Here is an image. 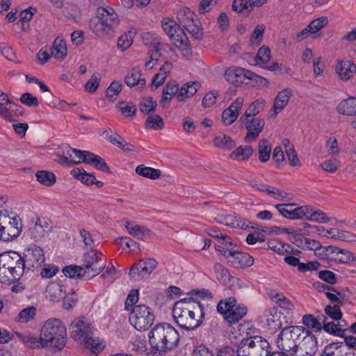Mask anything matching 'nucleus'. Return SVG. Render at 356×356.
<instances>
[{
	"label": "nucleus",
	"instance_id": "f257e3e1",
	"mask_svg": "<svg viewBox=\"0 0 356 356\" xmlns=\"http://www.w3.org/2000/svg\"><path fill=\"white\" fill-rule=\"evenodd\" d=\"M176 323L187 331L199 327L204 316L203 305L193 298H183L176 302L172 309Z\"/></svg>",
	"mask_w": 356,
	"mask_h": 356
},
{
	"label": "nucleus",
	"instance_id": "f03ea898",
	"mask_svg": "<svg viewBox=\"0 0 356 356\" xmlns=\"http://www.w3.org/2000/svg\"><path fill=\"white\" fill-rule=\"evenodd\" d=\"M178 332L170 324L161 323L155 325L149 334V343L154 354L163 356V353L175 348L179 342Z\"/></svg>",
	"mask_w": 356,
	"mask_h": 356
},
{
	"label": "nucleus",
	"instance_id": "7ed1b4c3",
	"mask_svg": "<svg viewBox=\"0 0 356 356\" xmlns=\"http://www.w3.org/2000/svg\"><path fill=\"white\" fill-rule=\"evenodd\" d=\"M26 262L24 257L16 252L0 254V280L2 283H13L23 275Z\"/></svg>",
	"mask_w": 356,
	"mask_h": 356
},
{
	"label": "nucleus",
	"instance_id": "20e7f679",
	"mask_svg": "<svg viewBox=\"0 0 356 356\" xmlns=\"http://www.w3.org/2000/svg\"><path fill=\"white\" fill-rule=\"evenodd\" d=\"M40 339L44 341L46 347L61 350L67 341L66 328L58 318H50L42 326Z\"/></svg>",
	"mask_w": 356,
	"mask_h": 356
},
{
	"label": "nucleus",
	"instance_id": "39448f33",
	"mask_svg": "<svg viewBox=\"0 0 356 356\" xmlns=\"http://www.w3.org/2000/svg\"><path fill=\"white\" fill-rule=\"evenodd\" d=\"M119 24L118 15L111 7H100L97 15L91 19L90 27L99 37H104Z\"/></svg>",
	"mask_w": 356,
	"mask_h": 356
},
{
	"label": "nucleus",
	"instance_id": "423d86ee",
	"mask_svg": "<svg viewBox=\"0 0 356 356\" xmlns=\"http://www.w3.org/2000/svg\"><path fill=\"white\" fill-rule=\"evenodd\" d=\"M268 341L261 336H252L243 339L236 352V356H270Z\"/></svg>",
	"mask_w": 356,
	"mask_h": 356
},
{
	"label": "nucleus",
	"instance_id": "0eeeda50",
	"mask_svg": "<svg viewBox=\"0 0 356 356\" xmlns=\"http://www.w3.org/2000/svg\"><path fill=\"white\" fill-rule=\"evenodd\" d=\"M22 229V220L17 216L10 217L7 211L0 212V240L4 242L17 238Z\"/></svg>",
	"mask_w": 356,
	"mask_h": 356
},
{
	"label": "nucleus",
	"instance_id": "6e6552de",
	"mask_svg": "<svg viewBox=\"0 0 356 356\" xmlns=\"http://www.w3.org/2000/svg\"><path fill=\"white\" fill-rule=\"evenodd\" d=\"M152 309L143 304L135 305L129 314L130 323L138 331L147 330L154 321Z\"/></svg>",
	"mask_w": 356,
	"mask_h": 356
},
{
	"label": "nucleus",
	"instance_id": "1a4fd4ad",
	"mask_svg": "<svg viewBox=\"0 0 356 356\" xmlns=\"http://www.w3.org/2000/svg\"><path fill=\"white\" fill-rule=\"evenodd\" d=\"M234 298H228L220 300L217 305L218 312L223 315L224 318L229 323H236L247 314V308L243 305H236Z\"/></svg>",
	"mask_w": 356,
	"mask_h": 356
},
{
	"label": "nucleus",
	"instance_id": "9d476101",
	"mask_svg": "<svg viewBox=\"0 0 356 356\" xmlns=\"http://www.w3.org/2000/svg\"><path fill=\"white\" fill-rule=\"evenodd\" d=\"M82 266L89 277H95L105 268L106 258L102 252L91 249L83 254Z\"/></svg>",
	"mask_w": 356,
	"mask_h": 356
},
{
	"label": "nucleus",
	"instance_id": "9b49d317",
	"mask_svg": "<svg viewBox=\"0 0 356 356\" xmlns=\"http://www.w3.org/2000/svg\"><path fill=\"white\" fill-rule=\"evenodd\" d=\"M157 266L154 259L140 260L129 270V276L135 280L147 277Z\"/></svg>",
	"mask_w": 356,
	"mask_h": 356
},
{
	"label": "nucleus",
	"instance_id": "f8f14e48",
	"mask_svg": "<svg viewBox=\"0 0 356 356\" xmlns=\"http://www.w3.org/2000/svg\"><path fill=\"white\" fill-rule=\"evenodd\" d=\"M24 256L25 267L28 270L38 268L44 262L42 249L35 245L27 248Z\"/></svg>",
	"mask_w": 356,
	"mask_h": 356
},
{
	"label": "nucleus",
	"instance_id": "ddd939ff",
	"mask_svg": "<svg viewBox=\"0 0 356 356\" xmlns=\"http://www.w3.org/2000/svg\"><path fill=\"white\" fill-rule=\"evenodd\" d=\"M223 256L235 268H248L254 264L253 257L245 252L224 250Z\"/></svg>",
	"mask_w": 356,
	"mask_h": 356
},
{
	"label": "nucleus",
	"instance_id": "4468645a",
	"mask_svg": "<svg viewBox=\"0 0 356 356\" xmlns=\"http://www.w3.org/2000/svg\"><path fill=\"white\" fill-rule=\"evenodd\" d=\"M317 350V341L315 336L309 330L298 343L296 349V356H314Z\"/></svg>",
	"mask_w": 356,
	"mask_h": 356
},
{
	"label": "nucleus",
	"instance_id": "2eb2a0df",
	"mask_svg": "<svg viewBox=\"0 0 356 356\" xmlns=\"http://www.w3.org/2000/svg\"><path fill=\"white\" fill-rule=\"evenodd\" d=\"M50 228L49 223L46 219L38 218L35 222L31 223L29 229V235L31 239L40 242L45 238Z\"/></svg>",
	"mask_w": 356,
	"mask_h": 356
},
{
	"label": "nucleus",
	"instance_id": "dca6fc26",
	"mask_svg": "<svg viewBox=\"0 0 356 356\" xmlns=\"http://www.w3.org/2000/svg\"><path fill=\"white\" fill-rule=\"evenodd\" d=\"M70 328L76 340L85 341L92 334V327L84 321L83 318H75L71 323Z\"/></svg>",
	"mask_w": 356,
	"mask_h": 356
},
{
	"label": "nucleus",
	"instance_id": "f3484780",
	"mask_svg": "<svg viewBox=\"0 0 356 356\" xmlns=\"http://www.w3.org/2000/svg\"><path fill=\"white\" fill-rule=\"evenodd\" d=\"M241 123L245 125L248 131L244 138L246 143L255 140L259 134L263 131L265 125L264 120L260 118L250 119V120H245L244 122H241Z\"/></svg>",
	"mask_w": 356,
	"mask_h": 356
},
{
	"label": "nucleus",
	"instance_id": "a211bd4d",
	"mask_svg": "<svg viewBox=\"0 0 356 356\" xmlns=\"http://www.w3.org/2000/svg\"><path fill=\"white\" fill-rule=\"evenodd\" d=\"M243 102V97H238L227 108L223 111L222 120L225 125L232 124L237 119Z\"/></svg>",
	"mask_w": 356,
	"mask_h": 356
},
{
	"label": "nucleus",
	"instance_id": "6ab92c4d",
	"mask_svg": "<svg viewBox=\"0 0 356 356\" xmlns=\"http://www.w3.org/2000/svg\"><path fill=\"white\" fill-rule=\"evenodd\" d=\"M216 220L220 224L241 229H248L250 225L248 220L232 215L219 214L216 217Z\"/></svg>",
	"mask_w": 356,
	"mask_h": 356
},
{
	"label": "nucleus",
	"instance_id": "aec40b11",
	"mask_svg": "<svg viewBox=\"0 0 356 356\" xmlns=\"http://www.w3.org/2000/svg\"><path fill=\"white\" fill-rule=\"evenodd\" d=\"M280 215L289 219L302 218V211L306 209L302 207H296L293 204H278L275 206Z\"/></svg>",
	"mask_w": 356,
	"mask_h": 356
},
{
	"label": "nucleus",
	"instance_id": "412c9836",
	"mask_svg": "<svg viewBox=\"0 0 356 356\" xmlns=\"http://www.w3.org/2000/svg\"><path fill=\"white\" fill-rule=\"evenodd\" d=\"M248 70L239 67H230L225 72V79L229 83L238 85L243 82L246 78Z\"/></svg>",
	"mask_w": 356,
	"mask_h": 356
},
{
	"label": "nucleus",
	"instance_id": "4be33fe9",
	"mask_svg": "<svg viewBox=\"0 0 356 356\" xmlns=\"http://www.w3.org/2000/svg\"><path fill=\"white\" fill-rule=\"evenodd\" d=\"M335 72L340 79L346 81L352 78L356 73V65L349 60H341L337 63Z\"/></svg>",
	"mask_w": 356,
	"mask_h": 356
},
{
	"label": "nucleus",
	"instance_id": "5701e85b",
	"mask_svg": "<svg viewBox=\"0 0 356 356\" xmlns=\"http://www.w3.org/2000/svg\"><path fill=\"white\" fill-rule=\"evenodd\" d=\"M170 40L184 56H188L191 53L188 38L184 31L177 33Z\"/></svg>",
	"mask_w": 356,
	"mask_h": 356
},
{
	"label": "nucleus",
	"instance_id": "b1692460",
	"mask_svg": "<svg viewBox=\"0 0 356 356\" xmlns=\"http://www.w3.org/2000/svg\"><path fill=\"white\" fill-rule=\"evenodd\" d=\"M172 65L170 62H165L159 69V71L153 76L150 85L152 90H155L161 86L170 74Z\"/></svg>",
	"mask_w": 356,
	"mask_h": 356
},
{
	"label": "nucleus",
	"instance_id": "393cba45",
	"mask_svg": "<svg viewBox=\"0 0 356 356\" xmlns=\"http://www.w3.org/2000/svg\"><path fill=\"white\" fill-rule=\"evenodd\" d=\"M276 343L277 348L281 350L280 352L288 353L291 355H295L296 349L298 347V344L294 343L293 340H291L288 335L282 331L277 336Z\"/></svg>",
	"mask_w": 356,
	"mask_h": 356
},
{
	"label": "nucleus",
	"instance_id": "a878e982",
	"mask_svg": "<svg viewBox=\"0 0 356 356\" xmlns=\"http://www.w3.org/2000/svg\"><path fill=\"white\" fill-rule=\"evenodd\" d=\"M200 85L196 81L187 82L180 88H178L176 99L178 102H184L187 98L193 96L198 90Z\"/></svg>",
	"mask_w": 356,
	"mask_h": 356
},
{
	"label": "nucleus",
	"instance_id": "bb28decb",
	"mask_svg": "<svg viewBox=\"0 0 356 356\" xmlns=\"http://www.w3.org/2000/svg\"><path fill=\"white\" fill-rule=\"evenodd\" d=\"M140 76V70L138 67H134L124 77V83L129 87L138 86L139 89H142L146 85V80Z\"/></svg>",
	"mask_w": 356,
	"mask_h": 356
},
{
	"label": "nucleus",
	"instance_id": "cd10ccee",
	"mask_svg": "<svg viewBox=\"0 0 356 356\" xmlns=\"http://www.w3.org/2000/svg\"><path fill=\"white\" fill-rule=\"evenodd\" d=\"M282 332L286 335H288V337L293 340L294 343L298 344V343L302 340L304 335L306 333H309V330L306 329L303 326H286L284 327Z\"/></svg>",
	"mask_w": 356,
	"mask_h": 356
},
{
	"label": "nucleus",
	"instance_id": "c85d7f7f",
	"mask_svg": "<svg viewBox=\"0 0 356 356\" xmlns=\"http://www.w3.org/2000/svg\"><path fill=\"white\" fill-rule=\"evenodd\" d=\"M124 225L130 235L140 240H144L151 234V231L145 227L133 224L128 220L124 221Z\"/></svg>",
	"mask_w": 356,
	"mask_h": 356
},
{
	"label": "nucleus",
	"instance_id": "c756f323",
	"mask_svg": "<svg viewBox=\"0 0 356 356\" xmlns=\"http://www.w3.org/2000/svg\"><path fill=\"white\" fill-rule=\"evenodd\" d=\"M65 293V286L58 282L50 283L46 289V296L52 302H58Z\"/></svg>",
	"mask_w": 356,
	"mask_h": 356
},
{
	"label": "nucleus",
	"instance_id": "7c9ffc66",
	"mask_svg": "<svg viewBox=\"0 0 356 356\" xmlns=\"http://www.w3.org/2000/svg\"><path fill=\"white\" fill-rule=\"evenodd\" d=\"M292 93L291 90L284 89L280 92L274 101L273 110L275 115L282 111L287 105Z\"/></svg>",
	"mask_w": 356,
	"mask_h": 356
},
{
	"label": "nucleus",
	"instance_id": "2f4dec72",
	"mask_svg": "<svg viewBox=\"0 0 356 356\" xmlns=\"http://www.w3.org/2000/svg\"><path fill=\"white\" fill-rule=\"evenodd\" d=\"M337 111L346 115H356V97H348L341 101L337 107Z\"/></svg>",
	"mask_w": 356,
	"mask_h": 356
},
{
	"label": "nucleus",
	"instance_id": "473e14b6",
	"mask_svg": "<svg viewBox=\"0 0 356 356\" xmlns=\"http://www.w3.org/2000/svg\"><path fill=\"white\" fill-rule=\"evenodd\" d=\"M178 84L175 81L168 82L163 89L161 104L164 107L168 106L172 97L177 95Z\"/></svg>",
	"mask_w": 356,
	"mask_h": 356
},
{
	"label": "nucleus",
	"instance_id": "72a5a7b5",
	"mask_svg": "<svg viewBox=\"0 0 356 356\" xmlns=\"http://www.w3.org/2000/svg\"><path fill=\"white\" fill-rule=\"evenodd\" d=\"M252 186L259 191L266 192L267 194L272 195L274 198L278 200H282L286 197V193L280 191L274 186H269L264 183H256L252 184Z\"/></svg>",
	"mask_w": 356,
	"mask_h": 356
},
{
	"label": "nucleus",
	"instance_id": "f704fd0d",
	"mask_svg": "<svg viewBox=\"0 0 356 356\" xmlns=\"http://www.w3.org/2000/svg\"><path fill=\"white\" fill-rule=\"evenodd\" d=\"M264 101L257 99L250 104L245 113L240 118L241 122L245 120H250V119H255L257 115L264 108Z\"/></svg>",
	"mask_w": 356,
	"mask_h": 356
},
{
	"label": "nucleus",
	"instance_id": "c9c22d12",
	"mask_svg": "<svg viewBox=\"0 0 356 356\" xmlns=\"http://www.w3.org/2000/svg\"><path fill=\"white\" fill-rule=\"evenodd\" d=\"M143 42L150 47L152 50H161L163 44L161 42V38L156 33L151 32H145L141 34Z\"/></svg>",
	"mask_w": 356,
	"mask_h": 356
},
{
	"label": "nucleus",
	"instance_id": "e433bc0d",
	"mask_svg": "<svg viewBox=\"0 0 356 356\" xmlns=\"http://www.w3.org/2000/svg\"><path fill=\"white\" fill-rule=\"evenodd\" d=\"M305 210L302 211V218H306L311 221L324 222L327 220V218L324 213L319 210H315L309 206H303Z\"/></svg>",
	"mask_w": 356,
	"mask_h": 356
},
{
	"label": "nucleus",
	"instance_id": "4c0bfd02",
	"mask_svg": "<svg viewBox=\"0 0 356 356\" xmlns=\"http://www.w3.org/2000/svg\"><path fill=\"white\" fill-rule=\"evenodd\" d=\"M67 53V45L64 40L57 37L53 44L51 54L58 60H63L65 58Z\"/></svg>",
	"mask_w": 356,
	"mask_h": 356
},
{
	"label": "nucleus",
	"instance_id": "58836bf2",
	"mask_svg": "<svg viewBox=\"0 0 356 356\" xmlns=\"http://www.w3.org/2000/svg\"><path fill=\"white\" fill-rule=\"evenodd\" d=\"M272 300L275 302L280 308L284 309L287 314H292L295 309L293 304L287 299L282 293H270Z\"/></svg>",
	"mask_w": 356,
	"mask_h": 356
},
{
	"label": "nucleus",
	"instance_id": "ea45409f",
	"mask_svg": "<svg viewBox=\"0 0 356 356\" xmlns=\"http://www.w3.org/2000/svg\"><path fill=\"white\" fill-rule=\"evenodd\" d=\"M348 329V323L342 318L339 305H335V336L343 337Z\"/></svg>",
	"mask_w": 356,
	"mask_h": 356
},
{
	"label": "nucleus",
	"instance_id": "a19ab883",
	"mask_svg": "<svg viewBox=\"0 0 356 356\" xmlns=\"http://www.w3.org/2000/svg\"><path fill=\"white\" fill-rule=\"evenodd\" d=\"M161 23L163 31L169 38L178 33V31L180 29V24L172 18L168 17H163Z\"/></svg>",
	"mask_w": 356,
	"mask_h": 356
},
{
	"label": "nucleus",
	"instance_id": "79ce46f5",
	"mask_svg": "<svg viewBox=\"0 0 356 356\" xmlns=\"http://www.w3.org/2000/svg\"><path fill=\"white\" fill-rule=\"evenodd\" d=\"M70 173L83 184L88 186L93 184L95 180V177L93 174L88 173L83 168H74L71 170Z\"/></svg>",
	"mask_w": 356,
	"mask_h": 356
},
{
	"label": "nucleus",
	"instance_id": "37998d69",
	"mask_svg": "<svg viewBox=\"0 0 356 356\" xmlns=\"http://www.w3.org/2000/svg\"><path fill=\"white\" fill-rule=\"evenodd\" d=\"M253 154V149L250 145L239 146L230 154V157L237 161H245Z\"/></svg>",
	"mask_w": 356,
	"mask_h": 356
},
{
	"label": "nucleus",
	"instance_id": "c03bdc74",
	"mask_svg": "<svg viewBox=\"0 0 356 356\" xmlns=\"http://www.w3.org/2000/svg\"><path fill=\"white\" fill-rule=\"evenodd\" d=\"M258 153L259 159L261 163H266L269 160L271 154V146L267 139L263 138L259 140Z\"/></svg>",
	"mask_w": 356,
	"mask_h": 356
},
{
	"label": "nucleus",
	"instance_id": "a18cd8bd",
	"mask_svg": "<svg viewBox=\"0 0 356 356\" xmlns=\"http://www.w3.org/2000/svg\"><path fill=\"white\" fill-rule=\"evenodd\" d=\"M135 171L136 174L150 179H156L161 175L160 170L147 167L145 165H139L136 168Z\"/></svg>",
	"mask_w": 356,
	"mask_h": 356
},
{
	"label": "nucleus",
	"instance_id": "49530a36",
	"mask_svg": "<svg viewBox=\"0 0 356 356\" xmlns=\"http://www.w3.org/2000/svg\"><path fill=\"white\" fill-rule=\"evenodd\" d=\"M35 177L37 181L45 186H51L56 181L55 175L47 170H40L37 172Z\"/></svg>",
	"mask_w": 356,
	"mask_h": 356
},
{
	"label": "nucleus",
	"instance_id": "de8ad7c7",
	"mask_svg": "<svg viewBox=\"0 0 356 356\" xmlns=\"http://www.w3.org/2000/svg\"><path fill=\"white\" fill-rule=\"evenodd\" d=\"M16 105L9 99L8 97V101L0 100V117L4 119L6 121H13V116L12 115V106H15Z\"/></svg>",
	"mask_w": 356,
	"mask_h": 356
},
{
	"label": "nucleus",
	"instance_id": "09e8293b",
	"mask_svg": "<svg viewBox=\"0 0 356 356\" xmlns=\"http://www.w3.org/2000/svg\"><path fill=\"white\" fill-rule=\"evenodd\" d=\"M213 143L215 146L225 150H229L235 147V142L227 135L221 134L216 136Z\"/></svg>",
	"mask_w": 356,
	"mask_h": 356
},
{
	"label": "nucleus",
	"instance_id": "8fccbe9b",
	"mask_svg": "<svg viewBox=\"0 0 356 356\" xmlns=\"http://www.w3.org/2000/svg\"><path fill=\"white\" fill-rule=\"evenodd\" d=\"M194 13L187 7H181L177 12V20L183 27L194 22Z\"/></svg>",
	"mask_w": 356,
	"mask_h": 356
},
{
	"label": "nucleus",
	"instance_id": "3c124183",
	"mask_svg": "<svg viewBox=\"0 0 356 356\" xmlns=\"http://www.w3.org/2000/svg\"><path fill=\"white\" fill-rule=\"evenodd\" d=\"M84 342L87 347L91 348L92 353L95 355L102 352L106 346L103 340H100L99 338H92L91 336L86 339Z\"/></svg>",
	"mask_w": 356,
	"mask_h": 356
},
{
	"label": "nucleus",
	"instance_id": "603ef678",
	"mask_svg": "<svg viewBox=\"0 0 356 356\" xmlns=\"http://www.w3.org/2000/svg\"><path fill=\"white\" fill-rule=\"evenodd\" d=\"M270 49L268 47L263 46L258 50L254 60L257 65L262 67L270 61Z\"/></svg>",
	"mask_w": 356,
	"mask_h": 356
},
{
	"label": "nucleus",
	"instance_id": "864d4df0",
	"mask_svg": "<svg viewBox=\"0 0 356 356\" xmlns=\"http://www.w3.org/2000/svg\"><path fill=\"white\" fill-rule=\"evenodd\" d=\"M63 273L66 277H69L70 278L84 277L87 275L82 266L71 265L66 266L63 269Z\"/></svg>",
	"mask_w": 356,
	"mask_h": 356
},
{
	"label": "nucleus",
	"instance_id": "5fc2aeb1",
	"mask_svg": "<svg viewBox=\"0 0 356 356\" xmlns=\"http://www.w3.org/2000/svg\"><path fill=\"white\" fill-rule=\"evenodd\" d=\"M195 40H202L203 38L202 29L200 22L197 20L186 24L184 27Z\"/></svg>",
	"mask_w": 356,
	"mask_h": 356
},
{
	"label": "nucleus",
	"instance_id": "6e6d98bb",
	"mask_svg": "<svg viewBox=\"0 0 356 356\" xmlns=\"http://www.w3.org/2000/svg\"><path fill=\"white\" fill-rule=\"evenodd\" d=\"M353 258V254L349 250L335 247V262L348 264Z\"/></svg>",
	"mask_w": 356,
	"mask_h": 356
},
{
	"label": "nucleus",
	"instance_id": "4d7b16f0",
	"mask_svg": "<svg viewBox=\"0 0 356 356\" xmlns=\"http://www.w3.org/2000/svg\"><path fill=\"white\" fill-rule=\"evenodd\" d=\"M293 243L299 247L302 246V248L309 250H316L321 248V244L318 241L308 238H300L299 239H296Z\"/></svg>",
	"mask_w": 356,
	"mask_h": 356
},
{
	"label": "nucleus",
	"instance_id": "13d9d810",
	"mask_svg": "<svg viewBox=\"0 0 356 356\" xmlns=\"http://www.w3.org/2000/svg\"><path fill=\"white\" fill-rule=\"evenodd\" d=\"M145 127L154 130H161L164 127V122L159 115H149L145 122Z\"/></svg>",
	"mask_w": 356,
	"mask_h": 356
},
{
	"label": "nucleus",
	"instance_id": "bf43d9fd",
	"mask_svg": "<svg viewBox=\"0 0 356 356\" xmlns=\"http://www.w3.org/2000/svg\"><path fill=\"white\" fill-rule=\"evenodd\" d=\"M302 323L309 329L315 332H320L322 330V325L317 321L316 317L312 314H306L302 316Z\"/></svg>",
	"mask_w": 356,
	"mask_h": 356
},
{
	"label": "nucleus",
	"instance_id": "052dcab7",
	"mask_svg": "<svg viewBox=\"0 0 356 356\" xmlns=\"http://www.w3.org/2000/svg\"><path fill=\"white\" fill-rule=\"evenodd\" d=\"M268 248L273 250L279 254H284L289 252L291 248L290 245L282 243L281 241L277 240H272L268 243Z\"/></svg>",
	"mask_w": 356,
	"mask_h": 356
},
{
	"label": "nucleus",
	"instance_id": "680f3d73",
	"mask_svg": "<svg viewBox=\"0 0 356 356\" xmlns=\"http://www.w3.org/2000/svg\"><path fill=\"white\" fill-rule=\"evenodd\" d=\"M36 314V309L35 307L31 306L22 309L18 314L19 321L20 322L26 323L32 320Z\"/></svg>",
	"mask_w": 356,
	"mask_h": 356
},
{
	"label": "nucleus",
	"instance_id": "e2e57ef3",
	"mask_svg": "<svg viewBox=\"0 0 356 356\" xmlns=\"http://www.w3.org/2000/svg\"><path fill=\"white\" fill-rule=\"evenodd\" d=\"M122 85L120 81H113L106 90V97L110 99H115L116 96L121 92Z\"/></svg>",
	"mask_w": 356,
	"mask_h": 356
},
{
	"label": "nucleus",
	"instance_id": "0e129e2a",
	"mask_svg": "<svg viewBox=\"0 0 356 356\" xmlns=\"http://www.w3.org/2000/svg\"><path fill=\"white\" fill-rule=\"evenodd\" d=\"M156 105V102L152 97L145 98L140 104V111L144 114H148L155 110Z\"/></svg>",
	"mask_w": 356,
	"mask_h": 356
},
{
	"label": "nucleus",
	"instance_id": "69168bd1",
	"mask_svg": "<svg viewBox=\"0 0 356 356\" xmlns=\"http://www.w3.org/2000/svg\"><path fill=\"white\" fill-rule=\"evenodd\" d=\"M100 80L101 77L99 74H92L90 79L85 84L86 90L90 93L95 92L99 86Z\"/></svg>",
	"mask_w": 356,
	"mask_h": 356
},
{
	"label": "nucleus",
	"instance_id": "338daca9",
	"mask_svg": "<svg viewBox=\"0 0 356 356\" xmlns=\"http://www.w3.org/2000/svg\"><path fill=\"white\" fill-rule=\"evenodd\" d=\"M328 22L325 17H321L312 20L308 25V28L312 31V33H316L324 27Z\"/></svg>",
	"mask_w": 356,
	"mask_h": 356
},
{
	"label": "nucleus",
	"instance_id": "774afa93",
	"mask_svg": "<svg viewBox=\"0 0 356 356\" xmlns=\"http://www.w3.org/2000/svg\"><path fill=\"white\" fill-rule=\"evenodd\" d=\"M119 108L125 118L134 117L136 115V106L132 102H121Z\"/></svg>",
	"mask_w": 356,
	"mask_h": 356
}]
</instances>
